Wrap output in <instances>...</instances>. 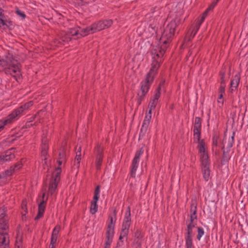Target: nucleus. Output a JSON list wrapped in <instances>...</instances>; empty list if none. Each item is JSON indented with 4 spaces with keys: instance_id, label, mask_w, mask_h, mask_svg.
Instances as JSON below:
<instances>
[{
    "instance_id": "09e8293b",
    "label": "nucleus",
    "mask_w": 248,
    "mask_h": 248,
    "mask_svg": "<svg viewBox=\"0 0 248 248\" xmlns=\"http://www.w3.org/2000/svg\"><path fill=\"white\" fill-rule=\"evenodd\" d=\"M218 102L222 104L223 103V100H222V97H221V94H219V97L218 99Z\"/></svg>"
},
{
    "instance_id": "a878e982",
    "label": "nucleus",
    "mask_w": 248,
    "mask_h": 248,
    "mask_svg": "<svg viewBox=\"0 0 248 248\" xmlns=\"http://www.w3.org/2000/svg\"><path fill=\"white\" fill-rule=\"evenodd\" d=\"M209 11L208 10L206 9V10L203 13L201 19L200 20H198L197 22V28L196 30L195 31V33L194 34H196L198 31L199 30L202 23L203 22L205 18L206 17V16L207 15V13Z\"/></svg>"
},
{
    "instance_id": "393cba45",
    "label": "nucleus",
    "mask_w": 248,
    "mask_h": 248,
    "mask_svg": "<svg viewBox=\"0 0 248 248\" xmlns=\"http://www.w3.org/2000/svg\"><path fill=\"white\" fill-rule=\"evenodd\" d=\"M209 11L208 10L206 9V10L203 13L201 19L200 20H198L197 22V28L196 30L195 31V33L194 34H196L198 31L199 30L202 23L203 22L205 18L206 17V16L207 15V13Z\"/></svg>"
},
{
    "instance_id": "4468645a",
    "label": "nucleus",
    "mask_w": 248,
    "mask_h": 248,
    "mask_svg": "<svg viewBox=\"0 0 248 248\" xmlns=\"http://www.w3.org/2000/svg\"><path fill=\"white\" fill-rule=\"evenodd\" d=\"M96 157L95 161V166L97 170H99L101 165L102 159L103 157V149L101 147H99L96 151Z\"/></svg>"
},
{
    "instance_id": "c9c22d12",
    "label": "nucleus",
    "mask_w": 248,
    "mask_h": 248,
    "mask_svg": "<svg viewBox=\"0 0 248 248\" xmlns=\"http://www.w3.org/2000/svg\"><path fill=\"white\" fill-rule=\"evenodd\" d=\"M22 209L24 212L22 213V216H24L27 213V202L26 201H23L21 205Z\"/></svg>"
},
{
    "instance_id": "bb28decb",
    "label": "nucleus",
    "mask_w": 248,
    "mask_h": 248,
    "mask_svg": "<svg viewBox=\"0 0 248 248\" xmlns=\"http://www.w3.org/2000/svg\"><path fill=\"white\" fill-rule=\"evenodd\" d=\"M98 200H95L94 199H93V201L91 202V207H90V212L92 214H94L97 212L98 210V206L97 204Z\"/></svg>"
},
{
    "instance_id": "e433bc0d",
    "label": "nucleus",
    "mask_w": 248,
    "mask_h": 248,
    "mask_svg": "<svg viewBox=\"0 0 248 248\" xmlns=\"http://www.w3.org/2000/svg\"><path fill=\"white\" fill-rule=\"evenodd\" d=\"M204 233L203 229L202 227L198 228L197 239L200 240Z\"/></svg>"
},
{
    "instance_id": "5fc2aeb1",
    "label": "nucleus",
    "mask_w": 248,
    "mask_h": 248,
    "mask_svg": "<svg viewBox=\"0 0 248 248\" xmlns=\"http://www.w3.org/2000/svg\"><path fill=\"white\" fill-rule=\"evenodd\" d=\"M3 125L0 126V131L3 128Z\"/></svg>"
},
{
    "instance_id": "5701e85b",
    "label": "nucleus",
    "mask_w": 248,
    "mask_h": 248,
    "mask_svg": "<svg viewBox=\"0 0 248 248\" xmlns=\"http://www.w3.org/2000/svg\"><path fill=\"white\" fill-rule=\"evenodd\" d=\"M196 28H197V24L196 25V26L194 28L193 30L191 31V32L188 33L187 34V35L185 39L184 43L182 45V47H184V45H185V44L186 43H187V42L190 41L195 35V34L194 35V34L195 33V31L196 30Z\"/></svg>"
},
{
    "instance_id": "c03bdc74",
    "label": "nucleus",
    "mask_w": 248,
    "mask_h": 248,
    "mask_svg": "<svg viewBox=\"0 0 248 248\" xmlns=\"http://www.w3.org/2000/svg\"><path fill=\"white\" fill-rule=\"evenodd\" d=\"M219 94H221V97H223V94L225 93V87L224 86H221L219 88Z\"/></svg>"
},
{
    "instance_id": "f3484780",
    "label": "nucleus",
    "mask_w": 248,
    "mask_h": 248,
    "mask_svg": "<svg viewBox=\"0 0 248 248\" xmlns=\"http://www.w3.org/2000/svg\"><path fill=\"white\" fill-rule=\"evenodd\" d=\"M81 147H79L77 149L76 152V155L74 160V166L77 169H78L79 167L80 161L81 159Z\"/></svg>"
},
{
    "instance_id": "ddd939ff",
    "label": "nucleus",
    "mask_w": 248,
    "mask_h": 248,
    "mask_svg": "<svg viewBox=\"0 0 248 248\" xmlns=\"http://www.w3.org/2000/svg\"><path fill=\"white\" fill-rule=\"evenodd\" d=\"M14 149H11L7 151L5 155H0V164L3 163L5 161H9L14 157V155H12Z\"/></svg>"
},
{
    "instance_id": "49530a36",
    "label": "nucleus",
    "mask_w": 248,
    "mask_h": 248,
    "mask_svg": "<svg viewBox=\"0 0 248 248\" xmlns=\"http://www.w3.org/2000/svg\"><path fill=\"white\" fill-rule=\"evenodd\" d=\"M186 248H192V241H186Z\"/></svg>"
},
{
    "instance_id": "0eeeda50",
    "label": "nucleus",
    "mask_w": 248,
    "mask_h": 248,
    "mask_svg": "<svg viewBox=\"0 0 248 248\" xmlns=\"http://www.w3.org/2000/svg\"><path fill=\"white\" fill-rule=\"evenodd\" d=\"M58 166L56 167L55 171L52 174V180L49 186L48 192L52 195L55 192L58 183L60 180V174L61 173V168L60 167L62 164V160L58 161Z\"/></svg>"
},
{
    "instance_id": "ea45409f",
    "label": "nucleus",
    "mask_w": 248,
    "mask_h": 248,
    "mask_svg": "<svg viewBox=\"0 0 248 248\" xmlns=\"http://www.w3.org/2000/svg\"><path fill=\"white\" fill-rule=\"evenodd\" d=\"M58 236L51 234L50 245L55 246V244L57 242Z\"/></svg>"
},
{
    "instance_id": "dca6fc26",
    "label": "nucleus",
    "mask_w": 248,
    "mask_h": 248,
    "mask_svg": "<svg viewBox=\"0 0 248 248\" xmlns=\"http://www.w3.org/2000/svg\"><path fill=\"white\" fill-rule=\"evenodd\" d=\"M201 164L202 167L203 177L206 181H208L210 178L209 161L206 163Z\"/></svg>"
},
{
    "instance_id": "603ef678",
    "label": "nucleus",
    "mask_w": 248,
    "mask_h": 248,
    "mask_svg": "<svg viewBox=\"0 0 248 248\" xmlns=\"http://www.w3.org/2000/svg\"><path fill=\"white\" fill-rule=\"evenodd\" d=\"M55 248V246L50 245L49 248Z\"/></svg>"
},
{
    "instance_id": "79ce46f5",
    "label": "nucleus",
    "mask_w": 248,
    "mask_h": 248,
    "mask_svg": "<svg viewBox=\"0 0 248 248\" xmlns=\"http://www.w3.org/2000/svg\"><path fill=\"white\" fill-rule=\"evenodd\" d=\"M16 13L20 16L22 19L25 18L26 16L24 12H22L21 11L17 9L16 11Z\"/></svg>"
},
{
    "instance_id": "4be33fe9",
    "label": "nucleus",
    "mask_w": 248,
    "mask_h": 248,
    "mask_svg": "<svg viewBox=\"0 0 248 248\" xmlns=\"http://www.w3.org/2000/svg\"><path fill=\"white\" fill-rule=\"evenodd\" d=\"M144 150L143 147L141 148V149L138 151L133 160L132 163L135 164H138L140 161V158L141 155L143 153Z\"/></svg>"
},
{
    "instance_id": "9b49d317",
    "label": "nucleus",
    "mask_w": 248,
    "mask_h": 248,
    "mask_svg": "<svg viewBox=\"0 0 248 248\" xmlns=\"http://www.w3.org/2000/svg\"><path fill=\"white\" fill-rule=\"evenodd\" d=\"M70 36H78L79 37V27L76 29H72L70 30L69 34L63 33L62 36V40L63 42H68L70 39Z\"/></svg>"
},
{
    "instance_id": "f8f14e48",
    "label": "nucleus",
    "mask_w": 248,
    "mask_h": 248,
    "mask_svg": "<svg viewBox=\"0 0 248 248\" xmlns=\"http://www.w3.org/2000/svg\"><path fill=\"white\" fill-rule=\"evenodd\" d=\"M9 239L7 233L5 232H0V248H9Z\"/></svg>"
},
{
    "instance_id": "cd10ccee",
    "label": "nucleus",
    "mask_w": 248,
    "mask_h": 248,
    "mask_svg": "<svg viewBox=\"0 0 248 248\" xmlns=\"http://www.w3.org/2000/svg\"><path fill=\"white\" fill-rule=\"evenodd\" d=\"M201 120L200 118L196 117L195 119L194 131H201Z\"/></svg>"
},
{
    "instance_id": "37998d69",
    "label": "nucleus",
    "mask_w": 248,
    "mask_h": 248,
    "mask_svg": "<svg viewBox=\"0 0 248 248\" xmlns=\"http://www.w3.org/2000/svg\"><path fill=\"white\" fill-rule=\"evenodd\" d=\"M195 220H193L192 221V219L191 218H190V223H189L188 225H187V228H191V229H192L193 228H194L195 226V223H194V221Z\"/></svg>"
},
{
    "instance_id": "6e6d98bb",
    "label": "nucleus",
    "mask_w": 248,
    "mask_h": 248,
    "mask_svg": "<svg viewBox=\"0 0 248 248\" xmlns=\"http://www.w3.org/2000/svg\"><path fill=\"white\" fill-rule=\"evenodd\" d=\"M45 195V193H44V194H43V196H42V198H43V199H44V198Z\"/></svg>"
},
{
    "instance_id": "c756f323",
    "label": "nucleus",
    "mask_w": 248,
    "mask_h": 248,
    "mask_svg": "<svg viewBox=\"0 0 248 248\" xmlns=\"http://www.w3.org/2000/svg\"><path fill=\"white\" fill-rule=\"evenodd\" d=\"M21 167V164L18 163L17 164L15 165L14 168H11L9 170H7L5 171V176H9L12 174L13 171L15 170H17L19 169Z\"/></svg>"
},
{
    "instance_id": "6ab92c4d",
    "label": "nucleus",
    "mask_w": 248,
    "mask_h": 248,
    "mask_svg": "<svg viewBox=\"0 0 248 248\" xmlns=\"http://www.w3.org/2000/svg\"><path fill=\"white\" fill-rule=\"evenodd\" d=\"M240 77L239 74H236L232 80L231 82V88L232 91L235 90L239 84Z\"/></svg>"
},
{
    "instance_id": "6e6552de",
    "label": "nucleus",
    "mask_w": 248,
    "mask_h": 248,
    "mask_svg": "<svg viewBox=\"0 0 248 248\" xmlns=\"http://www.w3.org/2000/svg\"><path fill=\"white\" fill-rule=\"evenodd\" d=\"M197 148L201 163H206L209 159L206 143L203 140L199 142Z\"/></svg>"
},
{
    "instance_id": "de8ad7c7",
    "label": "nucleus",
    "mask_w": 248,
    "mask_h": 248,
    "mask_svg": "<svg viewBox=\"0 0 248 248\" xmlns=\"http://www.w3.org/2000/svg\"><path fill=\"white\" fill-rule=\"evenodd\" d=\"M135 236L137 237V238L140 239V237H141V234L140 232H137Z\"/></svg>"
},
{
    "instance_id": "7ed1b4c3",
    "label": "nucleus",
    "mask_w": 248,
    "mask_h": 248,
    "mask_svg": "<svg viewBox=\"0 0 248 248\" xmlns=\"http://www.w3.org/2000/svg\"><path fill=\"white\" fill-rule=\"evenodd\" d=\"M0 66L3 68L6 73L12 75L13 73L16 74V76L20 77L19 64L10 53H8L2 58L0 56Z\"/></svg>"
},
{
    "instance_id": "a18cd8bd",
    "label": "nucleus",
    "mask_w": 248,
    "mask_h": 248,
    "mask_svg": "<svg viewBox=\"0 0 248 248\" xmlns=\"http://www.w3.org/2000/svg\"><path fill=\"white\" fill-rule=\"evenodd\" d=\"M219 0H217L216 2H213L207 9L208 10V11L212 10Z\"/></svg>"
},
{
    "instance_id": "a19ab883",
    "label": "nucleus",
    "mask_w": 248,
    "mask_h": 248,
    "mask_svg": "<svg viewBox=\"0 0 248 248\" xmlns=\"http://www.w3.org/2000/svg\"><path fill=\"white\" fill-rule=\"evenodd\" d=\"M147 128H146V129L144 130V129H144V126H142L141 128V130H140V138L141 137H143L145 135V133H146V131L147 130Z\"/></svg>"
},
{
    "instance_id": "2eb2a0df",
    "label": "nucleus",
    "mask_w": 248,
    "mask_h": 248,
    "mask_svg": "<svg viewBox=\"0 0 248 248\" xmlns=\"http://www.w3.org/2000/svg\"><path fill=\"white\" fill-rule=\"evenodd\" d=\"M233 140L234 136L229 137L228 139L225 137L222 142L223 148H226L227 150L230 149L232 146Z\"/></svg>"
},
{
    "instance_id": "9d476101",
    "label": "nucleus",
    "mask_w": 248,
    "mask_h": 248,
    "mask_svg": "<svg viewBox=\"0 0 248 248\" xmlns=\"http://www.w3.org/2000/svg\"><path fill=\"white\" fill-rule=\"evenodd\" d=\"M161 86H160L155 92V93L151 98L149 104V112L152 113V110L154 109L158 103V100L160 96Z\"/></svg>"
},
{
    "instance_id": "c85d7f7f",
    "label": "nucleus",
    "mask_w": 248,
    "mask_h": 248,
    "mask_svg": "<svg viewBox=\"0 0 248 248\" xmlns=\"http://www.w3.org/2000/svg\"><path fill=\"white\" fill-rule=\"evenodd\" d=\"M151 119V113H150L149 112L145 116V119L144 120L142 125L144 126V129H145L146 128H148L149 124L150 123V120Z\"/></svg>"
},
{
    "instance_id": "39448f33",
    "label": "nucleus",
    "mask_w": 248,
    "mask_h": 248,
    "mask_svg": "<svg viewBox=\"0 0 248 248\" xmlns=\"http://www.w3.org/2000/svg\"><path fill=\"white\" fill-rule=\"evenodd\" d=\"M33 105L32 101H31L21 106L18 109L14 110L12 113L8 116L4 122V125L10 124L13 120L19 118L22 112L28 110Z\"/></svg>"
},
{
    "instance_id": "aec40b11",
    "label": "nucleus",
    "mask_w": 248,
    "mask_h": 248,
    "mask_svg": "<svg viewBox=\"0 0 248 248\" xmlns=\"http://www.w3.org/2000/svg\"><path fill=\"white\" fill-rule=\"evenodd\" d=\"M6 216L3 209H0V224H3L2 226H0V228L3 230H5L7 228L6 221L5 218Z\"/></svg>"
},
{
    "instance_id": "20e7f679",
    "label": "nucleus",
    "mask_w": 248,
    "mask_h": 248,
    "mask_svg": "<svg viewBox=\"0 0 248 248\" xmlns=\"http://www.w3.org/2000/svg\"><path fill=\"white\" fill-rule=\"evenodd\" d=\"M131 224V214L129 207L125 214L124 218L122 224V230L120 232L119 241L117 243V247H121L124 245V241L129 232V228Z\"/></svg>"
},
{
    "instance_id": "1a4fd4ad",
    "label": "nucleus",
    "mask_w": 248,
    "mask_h": 248,
    "mask_svg": "<svg viewBox=\"0 0 248 248\" xmlns=\"http://www.w3.org/2000/svg\"><path fill=\"white\" fill-rule=\"evenodd\" d=\"M112 23L113 21L111 19L100 21L93 24V28L91 30H94V31L95 32L98 31L109 28L111 26Z\"/></svg>"
},
{
    "instance_id": "f03ea898",
    "label": "nucleus",
    "mask_w": 248,
    "mask_h": 248,
    "mask_svg": "<svg viewBox=\"0 0 248 248\" xmlns=\"http://www.w3.org/2000/svg\"><path fill=\"white\" fill-rule=\"evenodd\" d=\"M176 26L177 24L175 21H171L170 22L164 29L162 33L161 37L160 38L159 43L160 45H161V46L160 47L157 46L152 51V52L156 49L157 50L158 53L162 51V53L161 56V59L162 56L167 48V44L171 41L174 35Z\"/></svg>"
},
{
    "instance_id": "412c9836",
    "label": "nucleus",
    "mask_w": 248,
    "mask_h": 248,
    "mask_svg": "<svg viewBox=\"0 0 248 248\" xmlns=\"http://www.w3.org/2000/svg\"><path fill=\"white\" fill-rule=\"evenodd\" d=\"M45 202H46L43 200V201L39 204L38 213L37 216L35 217V219H38L43 216L45 209Z\"/></svg>"
},
{
    "instance_id": "f257e3e1",
    "label": "nucleus",
    "mask_w": 248,
    "mask_h": 248,
    "mask_svg": "<svg viewBox=\"0 0 248 248\" xmlns=\"http://www.w3.org/2000/svg\"><path fill=\"white\" fill-rule=\"evenodd\" d=\"M162 52L159 53L157 50H155L151 52L152 54V63L149 71L147 73L145 79L141 83L140 90L138 93V104L140 105L143 99L144 96L148 93L150 87L153 82L154 78L156 75L160 63L162 61L161 56Z\"/></svg>"
},
{
    "instance_id": "f704fd0d",
    "label": "nucleus",
    "mask_w": 248,
    "mask_h": 248,
    "mask_svg": "<svg viewBox=\"0 0 248 248\" xmlns=\"http://www.w3.org/2000/svg\"><path fill=\"white\" fill-rule=\"evenodd\" d=\"M138 164H132V169L131 171V175L132 177H135V174H136V171L137 170V169L138 167Z\"/></svg>"
},
{
    "instance_id": "8fccbe9b",
    "label": "nucleus",
    "mask_w": 248,
    "mask_h": 248,
    "mask_svg": "<svg viewBox=\"0 0 248 248\" xmlns=\"http://www.w3.org/2000/svg\"><path fill=\"white\" fill-rule=\"evenodd\" d=\"M60 159H62L64 157V154L63 153H60L59 154Z\"/></svg>"
},
{
    "instance_id": "3c124183",
    "label": "nucleus",
    "mask_w": 248,
    "mask_h": 248,
    "mask_svg": "<svg viewBox=\"0 0 248 248\" xmlns=\"http://www.w3.org/2000/svg\"><path fill=\"white\" fill-rule=\"evenodd\" d=\"M223 78H224V75L222 76V77L221 83H224V79H223Z\"/></svg>"
},
{
    "instance_id": "473e14b6",
    "label": "nucleus",
    "mask_w": 248,
    "mask_h": 248,
    "mask_svg": "<svg viewBox=\"0 0 248 248\" xmlns=\"http://www.w3.org/2000/svg\"><path fill=\"white\" fill-rule=\"evenodd\" d=\"M4 19V16L3 10L1 8H0V27H1V26L5 25Z\"/></svg>"
},
{
    "instance_id": "72a5a7b5",
    "label": "nucleus",
    "mask_w": 248,
    "mask_h": 248,
    "mask_svg": "<svg viewBox=\"0 0 248 248\" xmlns=\"http://www.w3.org/2000/svg\"><path fill=\"white\" fill-rule=\"evenodd\" d=\"M201 131H194V140L195 142L199 143L200 140Z\"/></svg>"
},
{
    "instance_id": "2f4dec72",
    "label": "nucleus",
    "mask_w": 248,
    "mask_h": 248,
    "mask_svg": "<svg viewBox=\"0 0 248 248\" xmlns=\"http://www.w3.org/2000/svg\"><path fill=\"white\" fill-rule=\"evenodd\" d=\"M193 236L192 229L187 228V234L186 237V241H192V237Z\"/></svg>"
},
{
    "instance_id": "b1692460",
    "label": "nucleus",
    "mask_w": 248,
    "mask_h": 248,
    "mask_svg": "<svg viewBox=\"0 0 248 248\" xmlns=\"http://www.w3.org/2000/svg\"><path fill=\"white\" fill-rule=\"evenodd\" d=\"M42 148V155L45 156L44 160H46V158L45 157V156L47 154V150L48 149L47 141L46 140H43ZM45 163H46V161H45Z\"/></svg>"
},
{
    "instance_id": "864d4df0",
    "label": "nucleus",
    "mask_w": 248,
    "mask_h": 248,
    "mask_svg": "<svg viewBox=\"0 0 248 248\" xmlns=\"http://www.w3.org/2000/svg\"><path fill=\"white\" fill-rule=\"evenodd\" d=\"M137 245L138 246H139L140 245V242H139V240H138L137 242H136Z\"/></svg>"
},
{
    "instance_id": "423d86ee",
    "label": "nucleus",
    "mask_w": 248,
    "mask_h": 248,
    "mask_svg": "<svg viewBox=\"0 0 248 248\" xmlns=\"http://www.w3.org/2000/svg\"><path fill=\"white\" fill-rule=\"evenodd\" d=\"M116 222L115 217H110L108 223L106 237L104 248H109L114 236V230Z\"/></svg>"
},
{
    "instance_id": "a211bd4d",
    "label": "nucleus",
    "mask_w": 248,
    "mask_h": 248,
    "mask_svg": "<svg viewBox=\"0 0 248 248\" xmlns=\"http://www.w3.org/2000/svg\"><path fill=\"white\" fill-rule=\"evenodd\" d=\"M93 28V24L91 27H87L86 28L82 29L79 27V37L84 36L90 33L95 32L94 30H91Z\"/></svg>"
},
{
    "instance_id": "4c0bfd02",
    "label": "nucleus",
    "mask_w": 248,
    "mask_h": 248,
    "mask_svg": "<svg viewBox=\"0 0 248 248\" xmlns=\"http://www.w3.org/2000/svg\"><path fill=\"white\" fill-rule=\"evenodd\" d=\"M61 230V226L60 225H57L53 230L52 234L57 236L58 237V235Z\"/></svg>"
},
{
    "instance_id": "7c9ffc66",
    "label": "nucleus",
    "mask_w": 248,
    "mask_h": 248,
    "mask_svg": "<svg viewBox=\"0 0 248 248\" xmlns=\"http://www.w3.org/2000/svg\"><path fill=\"white\" fill-rule=\"evenodd\" d=\"M191 215L190 218L193 220L197 219V215H196V206L194 204H192L190 210Z\"/></svg>"
},
{
    "instance_id": "58836bf2",
    "label": "nucleus",
    "mask_w": 248,
    "mask_h": 248,
    "mask_svg": "<svg viewBox=\"0 0 248 248\" xmlns=\"http://www.w3.org/2000/svg\"><path fill=\"white\" fill-rule=\"evenodd\" d=\"M99 187L97 186L94 191V194L93 196V199L95 200H98L99 198Z\"/></svg>"
}]
</instances>
